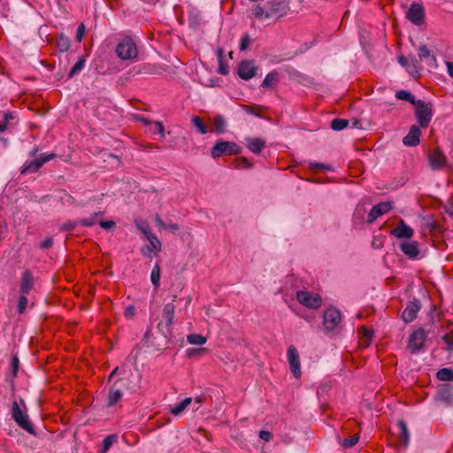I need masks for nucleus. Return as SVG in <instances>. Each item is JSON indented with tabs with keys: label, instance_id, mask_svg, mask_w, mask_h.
Segmentation results:
<instances>
[{
	"label": "nucleus",
	"instance_id": "obj_1",
	"mask_svg": "<svg viewBox=\"0 0 453 453\" xmlns=\"http://www.w3.org/2000/svg\"><path fill=\"white\" fill-rule=\"evenodd\" d=\"M174 301L175 300L173 299V302L167 303L164 305L161 320L157 325V332L163 336V346H166L170 342L169 338L172 334V324L173 322L175 311Z\"/></svg>",
	"mask_w": 453,
	"mask_h": 453
},
{
	"label": "nucleus",
	"instance_id": "obj_2",
	"mask_svg": "<svg viewBox=\"0 0 453 453\" xmlns=\"http://www.w3.org/2000/svg\"><path fill=\"white\" fill-rule=\"evenodd\" d=\"M242 151V147L236 142L219 140L211 148V155L216 159L222 156L239 155Z\"/></svg>",
	"mask_w": 453,
	"mask_h": 453
},
{
	"label": "nucleus",
	"instance_id": "obj_3",
	"mask_svg": "<svg viewBox=\"0 0 453 453\" xmlns=\"http://www.w3.org/2000/svg\"><path fill=\"white\" fill-rule=\"evenodd\" d=\"M116 54L122 60L135 59L138 55L135 42L130 37H125L117 44Z\"/></svg>",
	"mask_w": 453,
	"mask_h": 453
},
{
	"label": "nucleus",
	"instance_id": "obj_4",
	"mask_svg": "<svg viewBox=\"0 0 453 453\" xmlns=\"http://www.w3.org/2000/svg\"><path fill=\"white\" fill-rule=\"evenodd\" d=\"M415 105V117L420 127L426 128L433 118L431 103L418 100Z\"/></svg>",
	"mask_w": 453,
	"mask_h": 453
},
{
	"label": "nucleus",
	"instance_id": "obj_5",
	"mask_svg": "<svg viewBox=\"0 0 453 453\" xmlns=\"http://www.w3.org/2000/svg\"><path fill=\"white\" fill-rule=\"evenodd\" d=\"M290 0H270L267 2V16L279 19L284 17L290 10Z\"/></svg>",
	"mask_w": 453,
	"mask_h": 453
},
{
	"label": "nucleus",
	"instance_id": "obj_6",
	"mask_svg": "<svg viewBox=\"0 0 453 453\" xmlns=\"http://www.w3.org/2000/svg\"><path fill=\"white\" fill-rule=\"evenodd\" d=\"M12 418L19 427L30 434L35 435L36 434L32 423L29 420L28 416L21 411L16 401L12 403Z\"/></svg>",
	"mask_w": 453,
	"mask_h": 453
},
{
	"label": "nucleus",
	"instance_id": "obj_7",
	"mask_svg": "<svg viewBox=\"0 0 453 453\" xmlns=\"http://www.w3.org/2000/svg\"><path fill=\"white\" fill-rule=\"evenodd\" d=\"M296 300L309 309H319L322 304V298L319 294L305 290L297 291Z\"/></svg>",
	"mask_w": 453,
	"mask_h": 453
},
{
	"label": "nucleus",
	"instance_id": "obj_8",
	"mask_svg": "<svg viewBox=\"0 0 453 453\" xmlns=\"http://www.w3.org/2000/svg\"><path fill=\"white\" fill-rule=\"evenodd\" d=\"M56 157L54 153L48 155L42 154L39 157L26 162L20 170L21 174H28L36 173L45 163L50 161Z\"/></svg>",
	"mask_w": 453,
	"mask_h": 453
},
{
	"label": "nucleus",
	"instance_id": "obj_9",
	"mask_svg": "<svg viewBox=\"0 0 453 453\" xmlns=\"http://www.w3.org/2000/svg\"><path fill=\"white\" fill-rule=\"evenodd\" d=\"M341 321L340 311L334 307H330L324 312L323 325L326 331L334 330Z\"/></svg>",
	"mask_w": 453,
	"mask_h": 453
},
{
	"label": "nucleus",
	"instance_id": "obj_10",
	"mask_svg": "<svg viewBox=\"0 0 453 453\" xmlns=\"http://www.w3.org/2000/svg\"><path fill=\"white\" fill-rule=\"evenodd\" d=\"M426 338V334L423 328L415 330L411 334L408 342V349L411 353L413 354L419 351L423 348Z\"/></svg>",
	"mask_w": 453,
	"mask_h": 453
},
{
	"label": "nucleus",
	"instance_id": "obj_11",
	"mask_svg": "<svg viewBox=\"0 0 453 453\" xmlns=\"http://www.w3.org/2000/svg\"><path fill=\"white\" fill-rule=\"evenodd\" d=\"M406 18L413 24L420 26L425 21V10L420 4L412 3L406 13Z\"/></svg>",
	"mask_w": 453,
	"mask_h": 453
},
{
	"label": "nucleus",
	"instance_id": "obj_12",
	"mask_svg": "<svg viewBox=\"0 0 453 453\" xmlns=\"http://www.w3.org/2000/svg\"><path fill=\"white\" fill-rule=\"evenodd\" d=\"M420 309L421 303L418 299L414 298L412 301H409L402 313V319L405 323L412 322L417 318V314L420 311Z\"/></svg>",
	"mask_w": 453,
	"mask_h": 453
},
{
	"label": "nucleus",
	"instance_id": "obj_13",
	"mask_svg": "<svg viewBox=\"0 0 453 453\" xmlns=\"http://www.w3.org/2000/svg\"><path fill=\"white\" fill-rule=\"evenodd\" d=\"M288 359L290 370L296 378L301 377V365L299 360V354L296 347L290 346L288 349Z\"/></svg>",
	"mask_w": 453,
	"mask_h": 453
},
{
	"label": "nucleus",
	"instance_id": "obj_14",
	"mask_svg": "<svg viewBox=\"0 0 453 453\" xmlns=\"http://www.w3.org/2000/svg\"><path fill=\"white\" fill-rule=\"evenodd\" d=\"M35 278L29 270H25L20 277L19 281V293L28 295L35 288Z\"/></svg>",
	"mask_w": 453,
	"mask_h": 453
},
{
	"label": "nucleus",
	"instance_id": "obj_15",
	"mask_svg": "<svg viewBox=\"0 0 453 453\" xmlns=\"http://www.w3.org/2000/svg\"><path fill=\"white\" fill-rule=\"evenodd\" d=\"M430 166L433 169H441L447 164V157L440 148H435L428 154Z\"/></svg>",
	"mask_w": 453,
	"mask_h": 453
},
{
	"label": "nucleus",
	"instance_id": "obj_16",
	"mask_svg": "<svg viewBox=\"0 0 453 453\" xmlns=\"http://www.w3.org/2000/svg\"><path fill=\"white\" fill-rule=\"evenodd\" d=\"M257 70V67L254 65L252 60H243L238 65V75L242 80L248 81L256 75Z\"/></svg>",
	"mask_w": 453,
	"mask_h": 453
},
{
	"label": "nucleus",
	"instance_id": "obj_17",
	"mask_svg": "<svg viewBox=\"0 0 453 453\" xmlns=\"http://www.w3.org/2000/svg\"><path fill=\"white\" fill-rule=\"evenodd\" d=\"M397 432L395 434L396 441L399 446L405 449L410 441V432L407 427L406 422L403 419L397 421Z\"/></svg>",
	"mask_w": 453,
	"mask_h": 453
},
{
	"label": "nucleus",
	"instance_id": "obj_18",
	"mask_svg": "<svg viewBox=\"0 0 453 453\" xmlns=\"http://www.w3.org/2000/svg\"><path fill=\"white\" fill-rule=\"evenodd\" d=\"M392 208L390 202H382L374 205L368 213L367 222H374L380 216L388 212Z\"/></svg>",
	"mask_w": 453,
	"mask_h": 453
},
{
	"label": "nucleus",
	"instance_id": "obj_19",
	"mask_svg": "<svg viewBox=\"0 0 453 453\" xmlns=\"http://www.w3.org/2000/svg\"><path fill=\"white\" fill-rule=\"evenodd\" d=\"M76 443L73 438L58 441L54 446V453H76Z\"/></svg>",
	"mask_w": 453,
	"mask_h": 453
},
{
	"label": "nucleus",
	"instance_id": "obj_20",
	"mask_svg": "<svg viewBox=\"0 0 453 453\" xmlns=\"http://www.w3.org/2000/svg\"><path fill=\"white\" fill-rule=\"evenodd\" d=\"M400 250L411 259H418L419 249L417 242H402L399 245Z\"/></svg>",
	"mask_w": 453,
	"mask_h": 453
},
{
	"label": "nucleus",
	"instance_id": "obj_21",
	"mask_svg": "<svg viewBox=\"0 0 453 453\" xmlns=\"http://www.w3.org/2000/svg\"><path fill=\"white\" fill-rule=\"evenodd\" d=\"M421 131L420 127L417 125H412L410 128L409 133L403 137V142L405 146L414 147L417 146L420 140Z\"/></svg>",
	"mask_w": 453,
	"mask_h": 453
},
{
	"label": "nucleus",
	"instance_id": "obj_22",
	"mask_svg": "<svg viewBox=\"0 0 453 453\" xmlns=\"http://www.w3.org/2000/svg\"><path fill=\"white\" fill-rule=\"evenodd\" d=\"M390 234L396 238L409 239L413 235V229L407 226L403 220H400L397 226L391 230Z\"/></svg>",
	"mask_w": 453,
	"mask_h": 453
},
{
	"label": "nucleus",
	"instance_id": "obj_23",
	"mask_svg": "<svg viewBox=\"0 0 453 453\" xmlns=\"http://www.w3.org/2000/svg\"><path fill=\"white\" fill-rule=\"evenodd\" d=\"M436 398L440 401L445 402L448 404L453 403V386L450 384L441 385L436 394Z\"/></svg>",
	"mask_w": 453,
	"mask_h": 453
},
{
	"label": "nucleus",
	"instance_id": "obj_24",
	"mask_svg": "<svg viewBox=\"0 0 453 453\" xmlns=\"http://www.w3.org/2000/svg\"><path fill=\"white\" fill-rule=\"evenodd\" d=\"M418 50L420 60H426L427 65L431 67H435L437 65L436 58L431 54V51L426 45H420Z\"/></svg>",
	"mask_w": 453,
	"mask_h": 453
},
{
	"label": "nucleus",
	"instance_id": "obj_25",
	"mask_svg": "<svg viewBox=\"0 0 453 453\" xmlns=\"http://www.w3.org/2000/svg\"><path fill=\"white\" fill-rule=\"evenodd\" d=\"M280 81V74L277 71H272L266 74L264 79L261 87L266 89L274 88Z\"/></svg>",
	"mask_w": 453,
	"mask_h": 453
},
{
	"label": "nucleus",
	"instance_id": "obj_26",
	"mask_svg": "<svg viewBox=\"0 0 453 453\" xmlns=\"http://www.w3.org/2000/svg\"><path fill=\"white\" fill-rule=\"evenodd\" d=\"M246 146L251 152L258 154L265 147V142L260 138H246Z\"/></svg>",
	"mask_w": 453,
	"mask_h": 453
},
{
	"label": "nucleus",
	"instance_id": "obj_27",
	"mask_svg": "<svg viewBox=\"0 0 453 453\" xmlns=\"http://www.w3.org/2000/svg\"><path fill=\"white\" fill-rule=\"evenodd\" d=\"M122 398V392L120 388H116V383L112 385L108 395V405L113 406Z\"/></svg>",
	"mask_w": 453,
	"mask_h": 453
},
{
	"label": "nucleus",
	"instance_id": "obj_28",
	"mask_svg": "<svg viewBox=\"0 0 453 453\" xmlns=\"http://www.w3.org/2000/svg\"><path fill=\"white\" fill-rule=\"evenodd\" d=\"M217 134H223L226 131V121L221 115H218L213 119V129Z\"/></svg>",
	"mask_w": 453,
	"mask_h": 453
},
{
	"label": "nucleus",
	"instance_id": "obj_29",
	"mask_svg": "<svg viewBox=\"0 0 453 453\" xmlns=\"http://www.w3.org/2000/svg\"><path fill=\"white\" fill-rule=\"evenodd\" d=\"M407 72L414 77H419L420 65L418 60L415 57L411 58V62H409V65L407 66Z\"/></svg>",
	"mask_w": 453,
	"mask_h": 453
},
{
	"label": "nucleus",
	"instance_id": "obj_30",
	"mask_svg": "<svg viewBox=\"0 0 453 453\" xmlns=\"http://www.w3.org/2000/svg\"><path fill=\"white\" fill-rule=\"evenodd\" d=\"M191 402H192L191 397L185 398L179 404H177L173 408H172L171 413L175 416L180 415L182 411H184L186 410V408L190 404Z\"/></svg>",
	"mask_w": 453,
	"mask_h": 453
},
{
	"label": "nucleus",
	"instance_id": "obj_31",
	"mask_svg": "<svg viewBox=\"0 0 453 453\" xmlns=\"http://www.w3.org/2000/svg\"><path fill=\"white\" fill-rule=\"evenodd\" d=\"M69 47H70L69 38L63 34L59 35L57 39V48L58 49V50L61 52H65L68 50Z\"/></svg>",
	"mask_w": 453,
	"mask_h": 453
},
{
	"label": "nucleus",
	"instance_id": "obj_32",
	"mask_svg": "<svg viewBox=\"0 0 453 453\" xmlns=\"http://www.w3.org/2000/svg\"><path fill=\"white\" fill-rule=\"evenodd\" d=\"M395 97L399 100H403V101H407L409 102L410 104H411L412 105H414L418 100L415 99V97L413 96V95L407 91V90H398L396 93H395Z\"/></svg>",
	"mask_w": 453,
	"mask_h": 453
},
{
	"label": "nucleus",
	"instance_id": "obj_33",
	"mask_svg": "<svg viewBox=\"0 0 453 453\" xmlns=\"http://www.w3.org/2000/svg\"><path fill=\"white\" fill-rule=\"evenodd\" d=\"M436 377L441 381H453V370L442 368L437 372Z\"/></svg>",
	"mask_w": 453,
	"mask_h": 453
},
{
	"label": "nucleus",
	"instance_id": "obj_34",
	"mask_svg": "<svg viewBox=\"0 0 453 453\" xmlns=\"http://www.w3.org/2000/svg\"><path fill=\"white\" fill-rule=\"evenodd\" d=\"M85 62H86L85 57L81 56L79 58V60L75 63V65L72 67V69L70 70V72H69V73L67 75V78L71 79L75 74H77L79 72H81L83 69L84 65H85Z\"/></svg>",
	"mask_w": 453,
	"mask_h": 453
},
{
	"label": "nucleus",
	"instance_id": "obj_35",
	"mask_svg": "<svg viewBox=\"0 0 453 453\" xmlns=\"http://www.w3.org/2000/svg\"><path fill=\"white\" fill-rule=\"evenodd\" d=\"M118 436L116 434H110L106 436L103 441V448L101 453H106L114 442L117 441Z\"/></svg>",
	"mask_w": 453,
	"mask_h": 453
},
{
	"label": "nucleus",
	"instance_id": "obj_36",
	"mask_svg": "<svg viewBox=\"0 0 453 453\" xmlns=\"http://www.w3.org/2000/svg\"><path fill=\"white\" fill-rule=\"evenodd\" d=\"M234 168L242 169V168H252L253 164L245 157H236L234 160Z\"/></svg>",
	"mask_w": 453,
	"mask_h": 453
},
{
	"label": "nucleus",
	"instance_id": "obj_37",
	"mask_svg": "<svg viewBox=\"0 0 453 453\" xmlns=\"http://www.w3.org/2000/svg\"><path fill=\"white\" fill-rule=\"evenodd\" d=\"M191 122L201 134H205L208 133V128L200 117L193 116Z\"/></svg>",
	"mask_w": 453,
	"mask_h": 453
},
{
	"label": "nucleus",
	"instance_id": "obj_38",
	"mask_svg": "<svg viewBox=\"0 0 453 453\" xmlns=\"http://www.w3.org/2000/svg\"><path fill=\"white\" fill-rule=\"evenodd\" d=\"M160 266L157 264L153 267L150 274V280L153 284V286L157 288L159 286L160 283Z\"/></svg>",
	"mask_w": 453,
	"mask_h": 453
},
{
	"label": "nucleus",
	"instance_id": "obj_39",
	"mask_svg": "<svg viewBox=\"0 0 453 453\" xmlns=\"http://www.w3.org/2000/svg\"><path fill=\"white\" fill-rule=\"evenodd\" d=\"M349 125V120L344 119H334L331 121V128L336 131H340L347 127Z\"/></svg>",
	"mask_w": 453,
	"mask_h": 453
},
{
	"label": "nucleus",
	"instance_id": "obj_40",
	"mask_svg": "<svg viewBox=\"0 0 453 453\" xmlns=\"http://www.w3.org/2000/svg\"><path fill=\"white\" fill-rule=\"evenodd\" d=\"M187 340L188 343L194 345H203L206 342V338L197 334L188 335Z\"/></svg>",
	"mask_w": 453,
	"mask_h": 453
},
{
	"label": "nucleus",
	"instance_id": "obj_41",
	"mask_svg": "<svg viewBox=\"0 0 453 453\" xmlns=\"http://www.w3.org/2000/svg\"><path fill=\"white\" fill-rule=\"evenodd\" d=\"M28 305V299L27 295L20 294L17 304V311L19 314H24Z\"/></svg>",
	"mask_w": 453,
	"mask_h": 453
},
{
	"label": "nucleus",
	"instance_id": "obj_42",
	"mask_svg": "<svg viewBox=\"0 0 453 453\" xmlns=\"http://www.w3.org/2000/svg\"><path fill=\"white\" fill-rule=\"evenodd\" d=\"M252 13L258 19H272V16H267L266 10L259 4L254 7Z\"/></svg>",
	"mask_w": 453,
	"mask_h": 453
},
{
	"label": "nucleus",
	"instance_id": "obj_43",
	"mask_svg": "<svg viewBox=\"0 0 453 453\" xmlns=\"http://www.w3.org/2000/svg\"><path fill=\"white\" fill-rule=\"evenodd\" d=\"M242 108L249 114H252V115H255V116H257L259 118H262V115L258 112L259 110H262V109H265L263 106L261 105H247V104H244V105H242Z\"/></svg>",
	"mask_w": 453,
	"mask_h": 453
},
{
	"label": "nucleus",
	"instance_id": "obj_44",
	"mask_svg": "<svg viewBox=\"0 0 453 453\" xmlns=\"http://www.w3.org/2000/svg\"><path fill=\"white\" fill-rule=\"evenodd\" d=\"M135 226L145 235V237L152 233L150 231L148 222L145 220H142V219L135 220Z\"/></svg>",
	"mask_w": 453,
	"mask_h": 453
},
{
	"label": "nucleus",
	"instance_id": "obj_45",
	"mask_svg": "<svg viewBox=\"0 0 453 453\" xmlns=\"http://www.w3.org/2000/svg\"><path fill=\"white\" fill-rule=\"evenodd\" d=\"M146 238L156 252H159L161 250V242L153 233L150 234Z\"/></svg>",
	"mask_w": 453,
	"mask_h": 453
},
{
	"label": "nucleus",
	"instance_id": "obj_46",
	"mask_svg": "<svg viewBox=\"0 0 453 453\" xmlns=\"http://www.w3.org/2000/svg\"><path fill=\"white\" fill-rule=\"evenodd\" d=\"M19 368V359L18 357V355L14 354L12 357V360H11L12 375L13 378L17 377Z\"/></svg>",
	"mask_w": 453,
	"mask_h": 453
},
{
	"label": "nucleus",
	"instance_id": "obj_47",
	"mask_svg": "<svg viewBox=\"0 0 453 453\" xmlns=\"http://www.w3.org/2000/svg\"><path fill=\"white\" fill-rule=\"evenodd\" d=\"M359 440V435L357 434H354L352 437L349 438V439H344L341 441V444L346 448V449H349V448H352L354 445L357 444V442Z\"/></svg>",
	"mask_w": 453,
	"mask_h": 453
},
{
	"label": "nucleus",
	"instance_id": "obj_48",
	"mask_svg": "<svg viewBox=\"0 0 453 453\" xmlns=\"http://www.w3.org/2000/svg\"><path fill=\"white\" fill-rule=\"evenodd\" d=\"M310 168L316 172L332 169L330 165L321 164V163H311Z\"/></svg>",
	"mask_w": 453,
	"mask_h": 453
},
{
	"label": "nucleus",
	"instance_id": "obj_49",
	"mask_svg": "<svg viewBox=\"0 0 453 453\" xmlns=\"http://www.w3.org/2000/svg\"><path fill=\"white\" fill-rule=\"evenodd\" d=\"M250 43V37L248 34L242 37L240 42V50H246Z\"/></svg>",
	"mask_w": 453,
	"mask_h": 453
},
{
	"label": "nucleus",
	"instance_id": "obj_50",
	"mask_svg": "<svg viewBox=\"0 0 453 453\" xmlns=\"http://www.w3.org/2000/svg\"><path fill=\"white\" fill-rule=\"evenodd\" d=\"M84 35H85V25L83 23H81L77 28L76 36H75L76 41L79 42H81L84 37Z\"/></svg>",
	"mask_w": 453,
	"mask_h": 453
},
{
	"label": "nucleus",
	"instance_id": "obj_51",
	"mask_svg": "<svg viewBox=\"0 0 453 453\" xmlns=\"http://www.w3.org/2000/svg\"><path fill=\"white\" fill-rule=\"evenodd\" d=\"M78 223L82 226H92L96 223V219L93 216H91V218L89 219H82L78 220Z\"/></svg>",
	"mask_w": 453,
	"mask_h": 453
},
{
	"label": "nucleus",
	"instance_id": "obj_52",
	"mask_svg": "<svg viewBox=\"0 0 453 453\" xmlns=\"http://www.w3.org/2000/svg\"><path fill=\"white\" fill-rule=\"evenodd\" d=\"M442 339L448 344L449 349L453 350V331L446 334Z\"/></svg>",
	"mask_w": 453,
	"mask_h": 453
},
{
	"label": "nucleus",
	"instance_id": "obj_53",
	"mask_svg": "<svg viewBox=\"0 0 453 453\" xmlns=\"http://www.w3.org/2000/svg\"><path fill=\"white\" fill-rule=\"evenodd\" d=\"M99 225L105 230H109L116 226L115 222L112 220H101Z\"/></svg>",
	"mask_w": 453,
	"mask_h": 453
},
{
	"label": "nucleus",
	"instance_id": "obj_54",
	"mask_svg": "<svg viewBox=\"0 0 453 453\" xmlns=\"http://www.w3.org/2000/svg\"><path fill=\"white\" fill-rule=\"evenodd\" d=\"M259 438L265 441H270L273 438V434L269 431L261 430L259 432Z\"/></svg>",
	"mask_w": 453,
	"mask_h": 453
},
{
	"label": "nucleus",
	"instance_id": "obj_55",
	"mask_svg": "<svg viewBox=\"0 0 453 453\" xmlns=\"http://www.w3.org/2000/svg\"><path fill=\"white\" fill-rule=\"evenodd\" d=\"M219 73L226 75L229 73L228 65L224 64L223 60L219 61Z\"/></svg>",
	"mask_w": 453,
	"mask_h": 453
},
{
	"label": "nucleus",
	"instance_id": "obj_56",
	"mask_svg": "<svg viewBox=\"0 0 453 453\" xmlns=\"http://www.w3.org/2000/svg\"><path fill=\"white\" fill-rule=\"evenodd\" d=\"M77 225H79L78 220L73 222H66L61 226V230L72 231Z\"/></svg>",
	"mask_w": 453,
	"mask_h": 453
},
{
	"label": "nucleus",
	"instance_id": "obj_57",
	"mask_svg": "<svg viewBox=\"0 0 453 453\" xmlns=\"http://www.w3.org/2000/svg\"><path fill=\"white\" fill-rule=\"evenodd\" d=\"M53 245V240L51 238H46L40 243L41 249H49Z\"/></svg>",
	"mask_w": 453,
	"mask_h": 453
},
{
	"label": "nucleus",
	"instance_id": "obj_58",
	"mask_svg": "<svg viewBox=\"0 0 453 453\" xmlns=\"http://www.w3.org/2000/svg\"><path fill=\"white\" fill-rule=\"evenodd\" d=\"M152 250L150 246H144L142 248L141 252L146 257H152Z\"/></svg>",
	"mask_w": 453,
	"mask_h": 453
},
{
	"label": "nucleus",
	"instance_id": "obj_59",
	"mask_svg": "<svg viewBox=\"0 0 453 453\" xmlns=\"http://www.w3.org/2000/svg\"><path fill=\"white\" fill-rule=\"evenodd\" d=\"M398 63L407 69V66L409 65V59L405 56H400L398 58Z\"/></svg>",
	"mask_w": 453,
	"mask_h": 453
},
{
	"label": "nucleus",
	"instance_id": "obj_60",
	"mask_svg": "<svg viewBox=\"0 0 453 453\" xmlns=\"http://www.w3.org/2000/svg\"><path fill=\"white\" fill-rule=\"evenodd\" d=\"M14 119V117H13V115H12V112H9V111H7V112H4V115H3V122H4V123H5L6 125H7V123H8L10 120H12V119Z\"/></svg>",
	"mask_w": 453,
	"mask_h": 453
},
{
	"label": "nucleus",
	"instance_id": "obj_61",
	"mask_svg": "<svg viewBox=\"0 0 453 453\" xmlns=\"http://www.w3.org/2000/svg\"><path fill=\"white\" fill-rule=\"evenodd\" d=\"M362 331H363V337L365 338L368 342H370L372 333L365 327H362Z\"/></svg>",
	"mask_w": 453,
	"mask_h": 453
},
{
	"label": "nucleus",
	"instance_id": "obj_62",
	"mask_svg": "<svg viewBox=\"0 0 453 453\" xmlns=\"http://www.w3.org/2000/svg\"><path fill=\"white\" fill-rule=\"evenodd\" d=\"M135 309L134 306H128L125 310V316L126 317H131L134 314Z\"/></svg>",
	"mask_w": 453,
	"mask_h": 453
},
{
	"label": "nucleus",
	"instance_id": "obj_63",
	"mask_svg": "<svg viewBox=\"0 0 453 453\" xmlns=\"http://www.w3.org/2000/svg\"><path fill=\"white\" fill-rule=\"evenodd\" d=\"M155 220H156V223H157V226H158L159 228H165V227H166L165 223V222H164V220L160 218V216H158V215H157V216L156 217Z\"/></svg>",
	"mask_w": 453,
	"mask_h": 453
},
{
	"label": "nucleus",
	"instance_id": "obj_64",
	"mask_svg": "<svg viewBox=\"0 0 453 453\" xmlns=\"http://www.w3.org/2000/svg\"><path fill=\"white\" fill-rule=\"evenodd\" d=\"M449 74L453 77V62H447Z\"/></svg>",
	"mask_w": 453,
	"mask_h": 453
}]
</instances>
